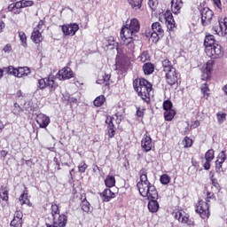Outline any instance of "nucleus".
I'll list each match as a JSON object with an SVG mask.
<instances>
[{
    "label": "nucleus",
    "mask_w": 227,
    "mask_h": 227,
    "mask_svg": "<svg viewBox=\"0 0 227 227\" xmlns=\"http://www.w3.org/2000/svg\"><path fill=\"white\" fill-rule=\"evenodd\" d=\"M139 181L137 183V187L138 189L140 196L149 200L148 210L152 214L159 212V192L155 185L152 184L148 180V169L146 168H142L139 172Z\"/></svg>",
    "instance_id": "1"
},
{
    "label": "nucleus",
    "mask_w": 227,
    "mask_h": 227,
    "mask_svg": "<svg viewBox=\"0 0 227 227\" xmlns=\"http://www.w3.org/2000/svg\"><path fill=\"white\" fill-rule=\"evenodd\" d=\"M141 25H139L137 19H132L129 24L122 26L120 36L128 54H134V51L136 50V43H134L136 39H134V36L139 33Z\"/></svg>",
    "instance_id": "2"
},
{
    "label": "nucleus",
    "mask_w": 227,
    "mask_h": 227,
    "mask_svg": "<svg viewBox=\"0 0 227 227\" xmlns=\"http://www.w3.org/2000/svg\"><path fill=\"white\" fill-rule=\"evenodd\" d=\"M133 88L136 93H137V96L140 97L147 106H150L152 103L150 93L153 90V85L145 78H137L133 80Z\"/></svg>",
    "instance_id": "3"
},
{
    "label": "nucleus",
    "mask_w": 227,
    "mask_h": 227,
    "mask_svg": "<svg viewBox=\"0 0 227 227\" xmlns=\"http://www.w3.org/2000/svg\"><path fill=\"white\" fill-rule=\"evenodd\" d=\"M205 52L211 59H219L224 56V50L221 44L215 43V37L212 35H207L204 39Z\"/></svg>",
    "instance_id": "4"
},
{
    "label": "nucleus",
    "mask_w": 227,
    "mask_h": 227,
    "mask_svg": "<svg viewBox=\"0 0 227 227\" xmlns=\"http://www.w3.org/2000/svg\"><path fill=\"white\" fill-rule=\"evenodd\" d=\"M59 86V84L56 82V76L52 74H50L45 78L39 79L37 82V88H39V90H45V88H47L49 93H54Z\"/></svg>",
    "instance_id": "5"
},
{
    "label": "nucleus",
    "mask_w": 227,
    "mask_h": 227,
    "mask_svg": "<svg viewBox=\"0 0 227 227\" xmlns=\"http://www.w3.org/2000/svg\"><path fill=\"white\" fill-rule=\"evenodd\" d=\"M5 74H9V75H13L14 77H18V79H21L22 77H27L29 74H31V69L28 67H14L13 66H9L4 67Z\"/></svg>",
    "instance_id": "6"
},
{
    "label": "nucleus",
    "mask_w": 227,
    "mask_h": 227,
    "mask_svg": "<svg viewBox=\"0 0 227 227\" xmlns=\"http://www.w3.org/2000/svg\"><path fill=\"white\" fill-rule=\"evenodd\" d=\"M67 223L68 215H67V213L53 216L52 219L48 217L45 220L46 227H65Z\"/></svg>",
    "instance_id": "7"
},
{
    "label": "nucleus",
    "mask_w": 227,
    "mask_h": 227,
    "mask_svg": "<svg viewBox=\"0 0 227 227\" xmlns=\"http://www.w3.org/2000/svg\"><path fill=\"white\" fill-rule=\"evenodd\" d=\"M195 212L201 219H208L210 217V204L203 200H199L195 206Z\"/></svg>",
    "instance_id": "8"
},
{
    "label": "nucleus",
    "mask_w": 227,
    "mask_h": 227,
    "mask_svg": "<svg viewBox=\"0 0 227 227\" xmlns=\"http://www.w3.org/2000/svg\"><path fill=\"white\" fill-rule=\"evenodd\" d=\"M199 12H200L202 26H210V24H212V19H214V11L210 10L208 7L200 5Z\"/></svg>",
    "instance_id": "9"
},
{
    "label": "nucleus",
    "mask_w": 227,
    "mask_h": 227,
    "mask_svg": "<svg viewBox=\"0 0 227 227\" xmlns=\"http://www.w3.org/2000/svg\"><path fill=\"white\" fill-rule=\"evenodd\" d=\"M153 148H155L153 140L148 131H146L141 140V150L144 153H148V152H152Z\"/></svg>",
    "instance_id": "10"
},
{
    "label": "nucleus",
    "mask_w": 227,
    "mask_h": 227,
    "mask_svg": "<svg viewBox=\"0 0 227 227\" xmlns=\"http://www.w3.org/2000/svg\"><path fill=\"white\" fill-rule=\"evenodd\" d=\"M178 75L180 74L176 73V69L165 73V81L167 84L171 86V88H178Z\"/></svg>",
    "instance_id": "11"
},
{
    "label": "nucleus",
    "mask_w": 227,
    "mask_h": 227,
    "mask_svg": "<svg viewBox=\"0 0 227 227\" xmlns=\"http://www.w3.org/2000/svg\"><path fill=\"white\" fill-rule=\"evenodd\" d=\"M61 29L64 36H74L79 31V25L77 23L66 24L61 26Z\"/></svg>",
    "instance_id": "12"
},
{
    "label": "nucleus",
    "mask_w": 227,
    "mask_h": 227,
    "mask_svg": "<svg viewBox=\"0 0 227 227\" xmlns=\"http://www.w3.org/2000/svg\"><path fill=\"white\" fill-rule=\"evenodd\" d=\"M218 27H213V32L218 36H227V18L221 19Z\"/></svg>",
    "instance_id": "13"
},
{
    "label": "nucleus",
    "mask_w": 227,
    "mask_h": 227,
    "mask_svg": "<svg viewBox=\"0 0 227 227\" xmlns=\"http://www.w3.org/2000/svg\"><path fill=\"white\" fill-rule=\"evenodd\" d=\"M175 219L182 223V224H187V226H194V221L189 219V215L183 210H178L175 213Z\"/></svg>",
    "instance_id": "14"
},
{
    "label": "nucleus",
    "mask_w": 227,
    "mask_h": 227,
    "mask_svg": "<svg viewBox=\"0 0 227 227\" xmlns=\"http://www.w3.org/2000/svg\"><path fill=\"white\" fill-rule=\"evenodd\" d=\"M114 117L107 116L106 119V132L109 139H113L116 136V126H114Z\"/></svg>",
    "instance_id": "15"
},
{
    "label": "nucleus",
    "mask_w": 227,
    "mask_h": 227,
    "mask_svg": "<svg viewBox=\"0 0 227 227\" xmlns=\"http://www.w3.org/2000/svg\"><path fill=\"white\" fill-rule=\"evenodd\" d=\"M57 75L59 81H68L69 79H74V71L68 67H63L58 72Z\"/></svg>",
    "instance_id": "16"
},
{
    "label": "nucleus",
    "mask_w": 227,
    "mask_h": 227,
    "mask_svg": "<svg viewBox=\"0 0 227 227\" xmlns=\"http://www.w3.org/2000/svg\"><path fill=\"white\" fill-rule=\"evenodd\" d=\"M227 159L226 151H222L218 156L217 160H215V171L216 173H223L224 171V168H223V164H224V161Z\"/></svg>",
    "instance_id": "17"
},
{
    "label": "nucleus",
    "mask_w": 227,
    "mask_h": 227,
    "mask_svg": "<svg viewBox=\"0 0 227 227\" xmlns=\"http://www.w3.org/2000/svg\"><path fill=\"white\" fill-rule=\"evenodd\" d=\"M35 121L39 124L40 129H47L49 123H51V118L43 114H39L36 116Z\"/></svg>",
    "instance_id": "18"
},
{
    "label": "nucleus",
    "mask_w": 227,
    "mask_h": 227,
    "mask_svg": "<svg viewBox=\"0 0 227 227\" xmlns=\"http://www.w3.org/2000/svg\"><path fill=\"white\" fill-rule=\"evenodd\" d=\"M215 151L214 149H209L206 153H205V159L206 161L203 165L204 169H206L207 171H208V169H210L211 168V162L212 160H214L215 159Z\"/></svg>",
    "instance_id": "19"
},
{
    "label": "nucleus",
    "mask_w": 227,
    "mask_h": 227,
    "mask_svg": "<svg viewBox=\"0 0 227 227\" xmlns=\"http://www.w3.org/2000/svg\"><path fill=\"white\" fill-rule=\"evenodd\" d=\"M99 196L102 198L104 203H108V201H111V200H114V198H116V193L113 192L111 189L106 188L101 193H99Z\"/></svg>",
    "instance_id": "20"
},
{
    "label": "nucleus",
    "mask_w": 227,
    "mask_h": 227,
    "mask_svg": "<svg viewBox=\"0 0 227 227\" xmlns=\"http://www.w3.org/2000/svg\"><path fill=\"white\" fill-rule=\"evenodd\" d=\"M7 10L11 13H13V15H19L22 13V4H20V1L10 4L7 7Z\"/></svg>",
    "instance_id": "21"
},
{
    "label": "nucleus",
    "mask_w": 227,
    "mask_h": 227,
    "mask_svg": "<svg viewBox=\"0 0 227 227\" xmlns=\"http://www.w3.org/2000/svg\"><path fill=\"white\" fill-rule=\"evenodd\" d=\"M111 74H104L103 75L99 76L97 80V84H104L106 90H110L111 86Z\"/></svg>",
    "instance_id": "22"
},
{
    "label": "nucleus",
    "mask_w": 227,
    "mask_h": 227,
    "mask_svg": "<svg viewBox=\"0 0 227 227\" xmlns=\"http://www.w3.org/2000/svg\"><path fill=\"white\" fill-rule=\"evenodd\" d=\"M184 6V2L182 0H172L171 1V10L175 15L180 13V10Z\"/></svg>",
    "instance_id": "23"
},
{
    "label": "nucleus",
    "mask_w": 227,
    "mask_h": 227,
    "mask_svg": "<svg viewBox=\"0 0 227 227\" xmlns=\"http://www.w3.org/2000/svg\"><path fill=\"white\" fill-rule=\"evenodd\" d=\"M31 40L34 43H42V42H43V36L42 35V32L37 29H33L31 33Z\"/></svg>",
    "instance_id": "24"
},
{
    "label": "nucleus",
    "mask_w": 227,
    "mask_h": 227,
    "mask_svg": "<svg viewBox=\"0 0 227 227\" xmlns=\"http://www.w3.org/2000/svg\"><path fill=\"white\" fill-rule=\"evenodd\" d=\"M62 102L66 106H70L72 107L74 104H77L78 100L77 98L72 97L70 94L67 93L63 95Z\"/></svg>",
    "instance_id": "25"
},
{
    "label": "nucleus",
    "mask_w": 227,
    "mask_h": 227,
    "mask_svg": "<svg viewBox=\"0 0 227 227\" xmlns=\"http://www.w3.org/2000/svg\"><path fill=\"white\" fill-rule=\"evenodd\" d=\"M142 70L145 75H152V74L155 72V65H153L152 62H146L143 65Z\"/></svg>",
    "instance_id": "26"
},
{
    "label": "nucleus",
    "mask_w": 227,
    "mask_h": 227,
    "mask_svg": "<svg viewBox=\"0 0 227 227\" xmlns=\"http://www.w3.org/2000/svg\"><path fill=\"white\" fill-rule=\"evenodd\" d=\"M200 93L202 95L201 98H204V100L210 98V87L208 83L205 82L200 86Z\"/></svg>",
    "instance_id": "27"
},
{
    "label": "nucleus",
    "mask_w": 227,
    "mask_h": 227,
    "mask_svg": "<svg viewBox=\"0 0 227 227\" xmlns=\"http://www.w3.org/2000/svg\"><path fill=\"white\" fill-rule=\"evenodd\" d=\"M10 190H8V186H1L0 187V198L5 203H8L10 200Z\"/></svg>",
    "instance_id": "28"
},
{
    "label": "nucleus",
    "mask_w": 227,
    "mask_h": 227,
    "mask_svg": "<svg viewBox=\"0 0 227 227\" xmlns=\"http://www.w3.org/2000/svg\"><path fill=\"white\" fill-rule=\"evenodd\" d=\"M161 65L163 67V72L165 74L168 73V72H171L173 70H176V68H175L173 64L169 61V59H164L161 61Z\"/></svg>",
    "instance_id": "29"
},
{
    "label": "nucleus",
    "mask_w": 227,
    "mask_h": 227,
    "mask_svg": "<svg viewBox=\"0 0 227 227\" xmlns=\"http://www.w3.org/2000/svg\"><path fill=\"white\" fill-rule=\"evenodd\" d=\"M20 201L21 202V205H27V207H33V203H31V200H29V198L27 197V188H25V191L20 196Z\"/></svg>",
    "instance_id": "30"
},
{
    "label": "nucleus",
    "mask_w": 227,
    "mask_h": 227,
    "mask_svg": "<svg viewBox=\"0 0 227 227\" xmlns=\"http://www.w3.org/2000/svg\"><path fill=\"white\" fill-rule=\"evenodd\" d=\"M105 185L108 189H111V187H114L116 185V178L114 177V176H106L105 179Z\"/></svg>",
    "instance_id": "31"
},
{
    "label": "nucleus",
    "mask_w": 227,
    "mask_h": 227,
    "mask_svg": "<svg viewBox=\"0 0 227 227\" xmlns=\"http://www.w3.org/2000/svg\"><path fill=\"white\" fill-rule=\"evenodd\" d=\"M82 210L86 214L91 212V204L86 200V195L83 196V200H82Z\"/></svg>",
    "instance_id": "32"
},
{
    "label": "nucleus",
    "mask_w": 227,
    "mask_h": 227,
    "mask_svg": "<svg viewBox=\"0 0 227 227\" xmlns=\"http://www.w3.org/2000/svg\"><path fill=\"white\" fill-rule=\"evenodd\" d=\"M128 3L133 10H141L143 7V0H128Z\"/></svg>",
    "instance_id": "33"
},
{
    "label": "nucleus",
    "mask_w": 227,
    "mask_h": 227,
    "mask_svg": "<svg viewBox=\"0 0 227 227\" xmlns=\"http://www.w3.org/2000/svg\"><path fill=\"white\" fill-rule=\"evenodd\" d=\"M163 114L166 121H172L176 115V111L172 108L171 110H166Z\"/></svg>",
    "instance_id": "34"
},
{
    "label": "nucleus",
    "mask_w": 227,
    "mask_h": 227,
    "mask_svg": "<svg viewBox=\"0 0 227 227\" xmlns=\"http://www.w3.org/2000/svg\"><path fill=\"white\" fill-rule=\"evenodd\" d=\"M105 103H106V96L104 95H100L97 97L93 101V105L95 106V107H102Z\"/></svg>",
    "instance_id": "35"
},
{
    "label": "nucleus",
    "mask_w": 227,
    "mask_h": 227,
    "mask_svg": "<svg viewBox=\"0 0 227 227\" xmlns=\"http://www.w3.org/2000/svg\"><path fill=\"white\" fill-rule=\"evenodd\" d=\"M152 31L154 33H159V35L164 34V29H162V25L159 22H154L152 24Z\"/></svg>",
    "instance_id": "36"
},
{
    "label": "nucleus",
    "mask_w": 227,
    "mask_h": 227,
    "mask_svg": "<svg viewBox=\"0 0 227 227\" xmlns=\"http://www.w3.org/2000/svg\"><path fill=\"white\" fill-rule=\"evenodd\" d=\"M138 59L141 61V63H146V61H150L151 57L148 51H144L139 56Z\"/></svg>",
    "instance_id": "37"
},
{
    "label": "nucleus",
    "mask_w": 227,
    "mask_h": 227,
    "mask_svg": "<svg viewBox=\"0 0 227 227\" xmlns=\"http://www.w3.org/2000/svg\"><path fill=\"white\" fill-rule=\"evenodd\" d=\"M215 65V61L214 59H209L206 63L204 70H206L207 72H210L212 74V72H214V66Z\"/></svg>",
    "instance_id": "38"
},
{
    "label": "nucleus",
    "mask_w": 227,
    "mask_h": 227,
    "mask_svg": "<svg viewBox=\"0 0 227 227\" xmlns=\"http://www.w3.org/2000/svg\"><path fill=\"white\" fill-rule=\"evenodd\" d=\"M51 214L52 218L58 217L59 215V206L58 204H52L51 207Z\"/></svg>",
    "instance_id": "39"
},
{
    "label": "nucleus",
    "mask_w": 227,
    "mask_h": 227,
    "mask_svg": "<svg viewBox=\"0 0 227 227\" xmlns=\"http://www.w3.org/2000/svg\"><path fill=\"white\" fill-rule=\"evenodd\" d=\"M160 182L162 184V185H168L171 182V177L168 176V174H163L160 177Z\"/></svg>",
    "instance_id": "40"
},
{
    "label": "nucleus",
    "mask_w": 227,
    "mask_h": 227,
    "mask_svg": "<svg viewBox=\"0 0 227 227\" xmlns=\"http://www.w3.org/2000/svg\"><path fill=\"white\" fill-rule=\"evenodd\" d=\"M216 118H217L218 123L220 124L224 123V121H226V113L218 112L216 114Z\"/></svg>",
    "instance_id": "41"
},
{
    "label": "nucleus",
    "mask_w": 227,
    "mask_h": 227,
    "mask_svg": "<svg viewBox=\"0 0 227 227\" xmlns=\"http://www.w3.org/2000/svg\"><path fill=\"white\" fill-rule=\"evenodd\" d=\"M20 113H24V108L21 107L20 105H19V103L15 102L13 114H15L16 116H19V114H20Z\"/></svg>",
    "instance_id": "42"
},
{
    "label": "nucleus",
    "mask_w": 227,
    "mask_h": 227,
    "mask_svg": "<svg viewBox=\"0 0 227 227\" xmlns=\"http://www.w3.org/2000/svg\"><path fill=\"white\" fill-rule=\"evenodd\" d=\"M20 3L21 4V8H29L35 4V2L32 0H20Z\"/></svg>",
    "instance_id": "43"
},
{
    "label": "nucleus",
    "mask_w": 227,
    "mask_h": 227,
    "mask_svg": "<svg viewBox=\"0 0 227 227\" xmlns=\"http://www.w3.org/2000/svg\"><path fill=\"white\" fill-rule=\"evenodd\" d=\"M212 79V73L210 71H206L205 69L202 72L201 74V80L202 81H210Z\"/></svg>",
    "instance_id": "44"
},
{
    "label": "nucleus",
    "mask_w": 227,
    "mask_h": 227,
    "mask_svg": "<svg viewBox=\"0 0 227 227\" xmlns=\"http://www.w3.org/2000/svg\"><path fill=\"white\" fill-rule=\"evenodd\" d=\"M162 107L164 111H170L171 109H173V103L171 102V100L167 99L163 102Z\"/></svg>",
    "instance_id": "45"
},
{
    "label": "nucleus",
    "mask_w": 227,
    "mask_h": 227,
    "mask_svg": "<svg viewBox=\"0 0 227 227\" xmlns=\"http://www.w3.org/2000/svg\"><path fill=\"white\" fill-rule=\"evenodd\" d=\"M20 40L23 45H27V36L26 35L25 32L19 31L18 32Z\"/></svg>",
    "instance_id": "46"
},
{
    "label": "nucleus",
    "mask_w": 227,
    "mask_h": 227,
    "mask_svg": "<svg viewBox=\"0 0 227 227\" xmlns=\"http://www.w3.org/2000/svg\"><path fill=\"white\" fill-rule=\"evenodd\" d=\"M87 169H88V164H86V161L83 160L78 165L79 173H86Z\"/></svg>",
    "instance_id": "47"
},
{
    "label": "nucleus",
    "mask_w": 227,
    "mask_h": 227,
    "mask_svg": "<svg viewBox=\"0 0 227 227\" xmlns=\"http://www.w3.org/2000/svg\"><path fill=\"white\" fill-rule=\"evenodd\" d=\"M12 227H22V220L18 218H13L11 222Z\"/></svg>",
    "instance_id": "48"
},
{
    "label": "nucleus",
    "mask_w": 227,
    "mask_h": 227,
    "mask_svg": "<svg viewBox=\"0 0 227 227\" xmlns=\"http://www.w3.org/2000/svg\"><path fill=\"white\" fill-rule=\"evenodd\" d=\"M215 201V195L214 192H207L206 200H204L206 203H210V201Z\"/></svg>",
    "instance_id": "49"
},
{
    "label": "nucleus",
    "mask_w": 227,
    "mask_h": 227,
    "mask_svg": "<svg viewBox=\"0 0 227 227\" xmlns=\"http://www.w3.org/2000/svg\"><path fill=\"white\" fill-rule=\"evenodd\" d=\"M160 35H162V34H159L158 32H152V34H151V40H153V42L154 43H157V42H159V40H160Z\"/></svg>",
    "instance_id": "50"
},
{
    "label": "nucleus",
    "mask_w": 227,
    "mask_h": 227,
    "mask_svg": "<svg viewBox=\"0 0 227 227\" xmlns=\"http://www.w3.org/2000/svg\"><path fill=\"white\" fill-rule=\"evenodd\" d=\"M159 5V2L157 0H149L148 1V6L151 8V10H157V6Z\"/></svg>",
    "instance_id": "51"
},
{
    "label": "nucleus",
    "mask_w": 227,
    "mask_h": 227,
    "mask_svg": "<svg viewBox=\"0 0 227 227\" xmlns=\"http://www.w3.org/2000/svg\"><path fill=\"white\" fill-rule=\"evenodd\" d=\"M164 19H165V22L168 23L173 20H175L173 18V13H171V12L169 11H167L165 13H164Z\"/></svg>",
    "instance_id": "52"
},
{
    "label": "nucleus",
    "mask_w": 227,
    "mask_h": 227,
    "mask_svg": "<svg viewBox=\"0 0 227 227\" xmlns=\"http://www.w3.org/2000/svg\"><path fill=\"white\" fill-rule=\"evenodd\" d=\"M145 111H146V108H141L140 106L137 107V112H136L137 116L138 118H144Z\"/></svg>",
    "instance_id": "53"
},
{
    "label": "nucleus",
    "mask_w": 227,
    "mask_h": 227,
    "mask_svg": "<svg viewBox=\"0 0 227 227\" xmlns=\"http://www.w3.org/2000/svg\"><path fill=\"white\" fill-rule=\"evenodd\" d=\"M184 148H191L192 146V140L189 137H185L184 139Z\"/></svg>",
    "instance_id": "54"
},
{
    "label": "nucleus",
    "mask_w": 227,
    "mask_h": 227,
    "mask_svg": "<svg viewBox=\"0 0 227 227\" xmlns=\"http://www.w3.org/2000/svg\"><path fill=\"white\" fill-rule=\"evenodd\" d=\"M43 26H45V20H40L36 27H34V29H36L37 31H42V29H43Z\"/></svg>",
    "instance_id": "55"
},
{
    "label": "nucleus",
    "mask_w": 227,
    "mask_h": 227,
    "mask_svg": "<svg viewBox=\"0 0 227 227\" xmlns=\"http://www.w3.org/2000/svg\"><path fill=\"white\" fill-rule=\"evenodd\" d=\"M166 24H167V27H168V29H169V31H173V28L176 27V23L175 22V20H172L167 22Z\"/></svg>",
    "instance_id": "56"
},
{
    "label": "nucleus",
    "mask_w": 227,
    "mask_h": 227,
    "mask_svg": "<svg viewBox=\"0 0 227 227\" xmlns=\"http://www.w3.org/2000/svg\"><path fill=\"white\" fill-rule=\"evenodd\" d=\"M22 217H24V215L22 214V211L17 210V211L14 213V217H13V219H20V220H22Z\"/></svg>",
    "instance_id": "57"
},
{
    "label": "nucleus",
    "mask_w": 227,
    "mask_h": 227,
    "mask_svg": "<svg viewBox=\"0 0 227 227\" xmlns=\"http://www.w3.org/2000/svg\"><path fill=\"white\" fill-rule=\"evenodd\" d=\"M211 182L214 187H215L216 189H219V187H221L216 178L212 177Z\"/></svg>",
    "instance_id": "58"
},
{
    "label": "nucleus",
    "mask_w": 227,
    "mask_h": 227,
    "mask_svg": "<svg viewBox=\"0 0 227 227\" xmlns=\"http://www.w3.org/2000/svg\"><path fill=\"white\" fill-rule=\"evenodd\" d=\"M3 51H4V52H11V51H12V44H10V43L6 44V45L4 47Z\"/></svg>",
    "instance_id": "59"
},
{
    "label": "nucleus",
    "mask_w": 227,
    "mask_h": 227,
    "mask_svg": "<svg viewBox=\"0 0 227 227\" xmlns=\"http://www.w3.org/2000/svg\"><path fill=\"white\" fill-rule=\"evenodd\" d=\"M213 3L215 6H217V8H221L223 6L221 0H213Z\"/></svg>",
    "instance_id": "60"
},
{
    "label": "nucleus",
    "mask_w": 227,
    "mask_h": 227,
    "mask_svg": "<svg viewBox=\"0 0 227 227\" xmlns=\"http://www.w3.org/2000/svg\"><path fill=\"white\" fill-rule=\"evenodd\" d=\"M200 121H195L192 124V129H198V127H200Z\"/></svg>",
    "instance_id": "61"
},
{
    "label": "nucleus",
    "mask_w": 227,
    "mask_h": 227,
    "mask_svg": "<svg viewBox=\"0 0 227 227\" xmlns=\"http://www.w3.org/2000/svg\"><path fill=\"white\" fill-rule=\"evenodd\" d=\"M5 27H6V24H4L3 20H0V33H3Z\"/></svg>",
    "instance_id": "62"
},
{
    "label": "nucleus",
    "mask_w": 227,
    "mask_h": 227,
    "mask_svg": "<svg viewBox=\"0 0 227 227\" xmlns=\"http://www.w3.org/2000/svg\"><path fill=\"white\" fill-rule=\"evenodd\" d=\"M0 154H1V156L2 157H6V155H8V151H6V150H2V151H0Z\"/></svg>",
    "instance_id": "63"
},
{
    "label": "nucleus",
    "mask_w": 227,
    "mask_h": 227,
    "mask_svg": "<svg viewBox=\"0 0 227 227\" xmlns=\"http://www.w3.org/2000/svg\"><path fill=\"white\" fill-rule=\"evenodd\" d=\"M4 130V124L3 123V121L0 120V134Z\"/></svg>",
    "instance_id": "64"
}]
</instances>
